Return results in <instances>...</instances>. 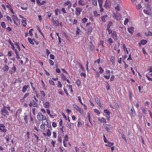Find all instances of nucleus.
Returning <instances> with one entry per match:
<instances>
[{
	"label": "nucleus",
	"instance_id": "nucleus-1",
	"mask_svg": "<svg viewBox=\"0 0 152 152\" xmlns=\"http://www.w3.org/2000/svg\"><path fill=\"white\" fill-rule=\"evenodd\" d=\"M7 109L10 111V107H6L4 105L3 107L1 108V114L2 115L6 118L7 117V115H9V113Z\"/></svg>",
	"mask_w": 152,
	"mask_h": 152
},
{
	"label": "nucleus",
	"instance_id": "nucleus-2",
	"mask_svg": "<svg viewBox=\"0 0 152 152\" xmlns=\"http://www.w3.org/2000/svg\"><path fill=\"white\" fill-rule=\"evenodd\" d=\"M37 118L39 121H43L44 120H46V121H48L46 116L42 115V113H38L37 116Z\"/></svg>",
	"mask_w": 152,
	"mask_h": 152
},
{
	"label": "nucleus",
	"instance_id": "nucleus-3",
	"mask_svg": "<svg viewBox=\"0 0 152 152\" xmlns=\"http://www.w3.org/2000/svg\"><path fill=\"white\" fill-rule=\"evenodd\" d=\"M73 107L75 108L76 109L79 111L80 114L83 116L85 115V113H84L83 110L81 108L79 107L76 104H74L73 105Z\"/></svg>",
	"mask_w": 152,
	"mask_h": 152
},
{
	"label": "nucleus",
	"instance_id": "nucleus-4",
	"mask_svg": "<svg viewBox=\"0 0 152 152\" xmlns=\"http://www.w3.org/2000/svg\"><path fill=\"white\" fill-rule=\"evenodd\" d=\"M42 124L40 126V128L42 131H44L46 127L45 125H47L48 124L47 121H46L45 122H43L42 121Z\"/></svg>",
	"mask_w": 152,
	"mask_h": 152
},
{
	"label": "nucleus",
	"instance_id": "nucleus-5",
	"mask_svg": "<svg viewBox=\"0 0 152 152\" xmlns=\"http://www.w3.org/2000/svg\"><path fill=\"white\" fill-rule=\"evenodd\" d=\"M111 3L110 0H106L104 6L107 9L109 8L111 5Z\"/></svg>",
	"mask_w": 152,
	"mask_h": 152
},
{
	"label": "nucleus",
	"instance_id": "nucleus-6",
	"mask_svg": "<svg viewBox=\"0 0 152 152\" xmlns=\"http://www.w3.org/2000/svg\"><path fill=\"white\" fill-rule=\"evenodd\" d=\"M82 10L80 7H77L76 8L75 14L77 16L80 15Z\"/></svg>",
	"mask_w": 152,
	"mask_h": 152
},
{
	"label": "nucleus",
	"instance_id": "nucleus-7",
	"mask_svg": "<svg viewBox=\"0 0 152 152\" xmlns=\"http://www.w3.org/2000/svg\"><path fill=\"white\" fill-rule=\"evenodd\" d=\"M37 102L33 100L32 101H31L30 103L29 104V106L30 107H31L33 106L34 107H37Z\"/></svg>",
	"mask_w": 152,
	"mask_h": 152
},
{
	"label": "nucleus",
	"instance_id": "nucleus-8",
	"mask_svg": "<svg viewBox=\"0 0 152 152\" xmlns=\"http://www.w3.org/2000/svg\"><path fill=\"white\" fill-rule=\"evenodd\" d=\"M5 126L3 124H0V130L4 132H6L7 130L5 129Z\"/></svg>",
	"mask_w": 152,
	"mask_h": 152
},
{
	"label": "nucleus",
	"instance_id": "nucleus-9",
	"mask_svg": "<svg viewBox=\"0 0 152 152\" xmlns=\"http://www.w3.org/2000/svg\"><path fill=\"white\" fill-rule=\"evenodd\" d=\"M44 107L46 108H49L50 106V104L48 101H46L45 102H44L43 104Z\"/></svg>",
	"mask_w": 152,
	"mask_h": 152
},
{
	"label": "nucleus",
	"instance_id": "nucleus-10",
	"mask_svg": "<svg viewBox=\"0 0 152 152\" xmlns=\"http://www.w3.org/2000/svg\"><path fill=\"white\" fill-rule=\"evenodd\" d=\"M111 36L112 38L114 39L115 40H117L118 39L117 37V34L115 32V31H113L112 34L111 35Z\"/></svg>",
	"mask_w": 152,
	"mask_h": 152
},
{
	"label": "nucleus",
	"instance_id": "nucleus-11",
	"mask_svg": "<svg viewBox=\"0 0 152 152\" xmlns=\"http://www.w3.org/2000/svg\"><path fill=\"white\" fill-rule=\"evenodd\" d=\"M78 3L81 6H84L86 4V0H80Z\"/></svg>",
	"mask_w": 152,
	"mask_h": 152
},
{
	"label": "nucleus",
	"instance_id": "nucleus-12",
	"mask_svg": "<svg viewBox=\"0 0 152 152\" xmlns=\"http://www.w3.org/2000/svg\"><path fill=\"white\" fill-rule=\"evenodd\" d=\"M134 28L133 27H131L130 28H128V32L131 34H133L134 32Z\"/></svg>",
	"mask_w": 152,
	"mask_h": 152
},
{
	"label": "nucleus",
	"instance_id": "nucleus-13",
	"mask_svg": "<svg viewBox=\"0 0 152 152\" xmlns=\"http://www.w3.org/2000/svg\"><path fill=\"white\" fill-rule=\"evenodd\" d=\"M29 87V86L28 85L24 86L22 88V91L23 93H25L27 90V88H28Z\"/></svg>",
	"mask_w": 152,
	"mask_h": 152
},
{
	"label": "nucleus",
	"instance_id": "nucleus-14",
	"mask_svg": "<svg viewBox=\"0 0 152 152\" xmlns=\"http://www.w3.org/2000/svg\"><path fill=\"white\" fill-rule=\"evenodd\" d=\"M98 120L101 123L104 122L106 123H107L106 119L103 117L101 118H98Z\"/></svg>",
	"mask_w": 152,
	"mask_h": 152
},
{
	"label": "nucleus",
	"instance_id": "nucleus-15",
	"mask_svg": "<svg viewBox=\"0 0 152 152\" xmlns=\"http://www.w3.org/2000/svg\"><path fill=\"white\" fill-rule=\"evenodd\" d=\"M53 25L55 26H59V22L57 20H56L54 22Z\"/></svg>",
	"mask_w": 152,
	"mask_h": 152
},
{
	"label": "nucleus",
	"instance_id": "nucleus-16",
	"mask_svg": "<svg viewBox=\"0 0 152 152\" xmlns=\"http://www.w3.org/2000/svg\"><path fill=\"white\" fill-rule=\"evenodd\" d=\"M54 11L56 15H58V13L59 14H61V11L58 8L55 10Z\"/></svg>",
	"mask_w": 152,
	"mask_h": 152
},
{
	"label": "nucleus",
	"instance_id": "nucleus-17",
	"mask_svg": "<svg viewBox=\"0 0 152 152\" xmlns=\"http://www.w3.org/2000/svg\"><path fill=\"white\" fill-rule=\"evenodd\" d=\"M143 12L145 13L148 15L151 14V11L149 9H147V10H144Z\"/></svg>",
	"mask_w": 152,
	"mask_h": 152
},
{
	"label": "nucleus",
	"instance_id": "nucleus-18",
	"mask_svg": "<svg viewBox=\"0 0 152 152\" xmlns=\"http://www.w3.org/2000/svg\"><path fill=\"white\" fill-rule=\"evenodd\" d=\"M108 17L107 15H105L104 16H102L101 17V19L102 21L103 22H105L106 21L105 18Z\"/></svg>",
	"mask_w": 152,
	"mask_h": 152
},
{
	"label": "nucleus",
	"instance_id": "nucleus-19",
	"mask_svg": "<svg viewBox=\"0 0 152 152\" xmlns=\"http://www.w3.org/2000/svg\"><path fill=\"white\" fill-rule=\"evenodd\" d=\"M9 67L7 65L4 66L3 68L2 69L4 71H7L8 70Z\"/></svg>",
	"mask_w": 152,
	"mask_h": 152
},
{
	"label": "nucleus",
	"instance_id": "nucleus-20",
	"mask_svg": "<svg viewBox=\"0 0 152 152\" xmlns=\"http://www.w3.org/2000/svg\"><path fill=\"white\" fill-rule=\"evenodd\" d=\"M113 25L111 21H109L108 22L107 25V29H110V27L111 26H112Z\"/></svg>",
	"mask_w": 152,
	"mask_h": 152
},
{
	"label": "nucleus",
	"instance_id": "nucleus-21",
	"mask_svg": "<svg viewBox=\"0 0 152 152\" xmlns=\"http://www.w3.org/2000/svg\"><path fill=\"white\" fill-rule=\"evenodd\" d=\"M68 140V136L67 135H66L64 137L63 142H66Z\"/></svg>",
	"mask_w": 152,
	"mask_h": 152
},
{
	"label": "nucleus",
	"instance_id": "nucleus-22",
	"mask_svg": "<svg viewBox=\"0 0 152 152\" xmlns=\"http://www.w3.org/2000/svg\"><path fill=\"white\" fill-rule=\"evenodd\" d=\"M99 7H102L103 4V0H98Z\"/></svg>",
	"mask_w": 152,
	"mask_h": 152
},
{
	"label": "nucleus",
	"instance_id": "nucleus-23",
	"mask_svg": "<svg viewBox=\"0 0 152 152\" xmlns=\"http://www.w3.org/2000/svg\"><path fill=\"white\" fill-rule=\"evenodd\" d=\"M12 18L13 20V21H19V20L18 19V18H17L16 16L15 15H13L12 16Z\"/></svg>",
	"mask_w": 152,
	"mask_h": 152
},
{
	"label": "nucleus",
	"instance_id": "nucleus-24",
	"mask_svg": "<svg viewBox=\"0 0 152 152\" xmlns=\"http://www.w3.org/2000/svg\"><path fill=\"white\" fill-rule=\"evenodd\" d=\"M28 41L32 45H33L34 44V43L33 42V40H32V39H31V38L29 37L28 38Z\"/></svg>",
	"mask_w": 152,
	"mask_h": 152
},
{
	"label": "nucleus",
	"instance_id": "nucleus-25",
	"mask_svg": "<svg viewBox=\"0 0 152 152\" xmlns=\"http://www.w3.org/2000/svg\"><path fill=\"white\" fill-rule=\"evenodd\" d=\"M34 136V138H35V140L37 142H38L39 140V137H38L35 134H33Z\"/></svg>",
	"mask_w": 152,
	"mask_h": 152
},
{
	"label": "nucleus",
	"instance_id": "nucleus-26",
	"mask_svg": "<svg viewBox=\"0 0 152 152\" xmlns=\"http://www.w3.org/2000/svg\"><path fill=\"white\" fill-rule=\"evenodd\" d=\"M22 24L23 25V26L24 27H25L26 26V20H22Z\"/></svg>",
	"mask_w": 152,
	"mask_h": 152
},
{
	"label": "nucleus",
	"instance_id": "nucleus-27",
	"mask_svg": "<svg viewBox=\"0 0 152 152\" xmlns=\"http://www.w3.org/2000/svg\"><path fill=\"white\" fill-rule=\"evenodd\" d=\"M123 49H124V51H126V52L128 54V51L127 49V48H126L125 45V44H123Z\"/></svg>",
	"mask_w": 152,
	"mask_h": 152
},
{
	"label": "nucleus",
	"instance_id": "nucleus-28",
	"mask_svg": "<svg viewBox=\"0 0 152 152\" xmlns=\"http://www.w3.org/2000/svg\"><path fill=\"white\" fill-rule=\"evenodd\" d=\"M147 42L145 40H142L140 41V43L141 44L144 45L146 44Z\"/></svg>",
	"mask_w": 152,
	"mask_h": 152
},
{
	"label": "nucleus",
	"instance_id": "nucleus-29",
	"mask_svg": "<svg viewBox=\"0 0 152 152\" xmlns=\"http://www.w3.org/2000/svg\"><path fill=\"white\" fill-rule=\"evenodd\" d=\"M107 142L108 143V146L110 147L113 145L114 144L113 142H111L109 141H108Z\"/></svg>",
	"mask_w": 152,
	"mask_h": 152
},
{
	"label": "nucleus",
	"instance_id": "nucleus-30",
	"mask_svg": "<svg viewBox=\"0 0 152 152\" xmlns=\"http://www.w3.org/2000/svg\"><path fill=\"white\" fill-rule=\"evenodd\" d=\"M40 94L41 96L43 97H44L45 96V94L44 93V92L43 91H40Z\"/></svg>",
	"mask_w": 152,
	"mask_h": 152
},
{
	"label": "nucleus",
	"instance_id": "nucleus-31",
	"mask_svg": "<svg viewBox=\"0 0 152 152\" xmlns=\"http://www.w3.org/2000/svg\"><path fill=\"white\" fill-rule=\"evenodd\" d=\"M47 135L48 137H50L51 135V133H50V131L49 129H48L47 130Z\"/></svg>",
	"mask_w": 152,
	"mask_h": 152
},
{
	"label": "nucleus",
	"instance_id": "nucleus-32",
	"mask_svg": "<svg viewBox=\"0 0 152 152\" xmlns=\"http://www.w3.org/2000/svg\"><path fill=\"white\" fill-rule=\"evenodd\" d=\"M28 116L26 115L25 116L24 118V120L26 124H27L28 122Z\"/></svg>",
	"mask_w": 152,
	"mask_h": 152
},
{
	"label": "nucleus",
	"instance_id": "nucleus-33",
	"mask_svg": "<svg viewBox=\"0 0 152 152\" xmlns=\"http://www.w3.org/2000/svg\"><path fill=\"white\" fill-rule=\"evenodd\" d=\"M99 69L100 70V71L99 72V73L100 74L102 73L104 71V69H103L101 67H100L99 68Z\"/></svg>",
	"mask_w": 152,
	"mask_h": 152
},
{
	"label": "nucleus",
	"instance_id": "nucleus-34",
	"mask_svg": "<svg viewBox=\"0 0 152 152\" xmlns=\"http://www.w3.org/2000/svg\"><path fill=\"white\" fill-rule=\"evenodd\" d=\"M1 26L2 27L4 28H5L6 27L5 23L4 22H1Z\"/></svg>",
	"mask_w": 152,
	"mask_h": 152
},
{
	"label": "nucleus",
	"instance_id": "nucleus-35",
	"mask_svg": "<svg viewBox=\"0 0 152 152\" xmlns=\"http://www.w3.org/2000/svg\"><path fill=\"white\" fill-rule=\"evenodd\" d=\"M112 128V127L110 126L109 127L107 126L105 128L106 130L108 132H110V129H111Z\"/></svg>",
	"mask_w": 152,
	"mask_h": 152
},
{
	"label": "nucleus",
	"instance_id": "nucleus-36",
	"mask_svg": "<svg viewBox=\"0 0 152 152\" xmlns=\"http://www.w3.org/2000/svg\"><path fill=\"white\" fill-rule=\"evenodd\" d=\"M94 16L95 17H97L98 16H99L100 15L98 13H97V11H94Z\"/></svg>",
	"mask_w": 152,
	"mask_h": 152
},
{
	"label": "nucleus",
	"instance_id": "nucleus-37",
	"mask_svg": "<svg viewBox=\"0 0 152 152\" xmlns=\"http://www.w3.org/2000/svg\"><path fill=\"white\" fill-rule=\"evenodd\" d=\"M57 87L60 88H61L62 87V84L59 81L58 82Z\"/></svg>",
	"mask_w": 152,
	"mask_h": 152
},
{
	"label": "nucleus",
	"instance_id": "nucleus-38",
	"mask_svg": "<svg viewBox=\"0 0 152 152\" xmlns=\"http://www.w3.org/2000/svg\"><path fill=\"white\" fill-rule=\"evenodd\" d=\"M6 18L8 20H10L11 23H12V20L11 18L10 17H9L8 16H7L6 17Z\"/></svg>",
	"mask_w": 152,
	"mask_h": 152
},
{
	"label": "nucleus",
	"instance_id": "nucleus-39",
	"mask_svg": "<svg viewBox=\"0 0 152 152\" xmlns=\"http://www.w3.org/2000/svg\"><path fill=\"white\" fill-rule=\"evenodd\" d=\"M48 62L51 65H53L54 64V62L53 61L50 59L48 60Z\"/></svg>",
	"mask_w": 152,
	"mask_h": 152
},
{
	"label": "nucleus",
	"instance_id": "nucleus-40",
	"mask_svg": "<svg viewBox=\"0 0 152 152\" xmlns=\"http://www.w3.org/2000/svg\"><path fill=\"white\" fill-rule=\"evenodd\" d=\"M110 72L109 70L107 69L105 70V74L106 75H110Z\"/></svg>",
	"mask_w": 152,
	"mask_h": 152
},
{
	"label": "nucleus",
	"instance_id": "nucleus-41",
	"mask_svg": "<svg viewBox=\"0 0 152 152\" xmlns=\"http://www.w3.org/2000/svg\"><path fill=\"white\" fill-rule=\"evenodd\" d=\"M93 2V4L95 5L96 6L97 5V2L96 0H92Z\"/></svg>",
	"mask_w": 152,
	"mask_h": 152
},
{
	"label": "nucleus",
	"instance_id": "nucleus-42",
	"mask_svg": "<svg viewBox=\"0 0 152 152\" xmlns=\"http://www.w3.org/2000/svg\"><path fill=\"white\" fill-rule=\"evenodd\" d=\"M15 45H16L17 46V47L18 48L19 50L20 51V46H19V43H15Z\"/></svg>",
	"mask_w": 152,
	"mask_h": 152
},
{
	"label": "nucleus",
	"instance_id": "nucleus-43",
	"mask_svg": "<svg viewBox=\"0 0 152 152\" xmlns=\"http://www.w3.org/2000/svg\"><path fill=\"white\" fill-rule=\"evenodd\" d=\"M152 34V33L150 31L148 33H145V35L146 36H148L151 35Z\"/></svg>",
	"mask_w": 152,
	"mask_h": 152
},
{
	"label": "nucleus",
	"instance_id": "nucleus-44",
	"mask_svg": "<svg viewBox=\"0 0 152 152\" xmlns=\"http://www.w3.org/2000/svg\"><path fill=\"white\" fill-rule=\"evenodd\" d=\"M108 42L110 44L113 43L112 39L111 38H110L108 39Z\"/></svg>",
	"mask_w": 152,
	"mask_h": 152
},
{
	"label": "nucleus",
	"instance_id": "nucleus-45",
	"mask_svg": "<svg viewBox=\"0 0 152 152\" xmlns=\"http://www.w3.org/2000/svg\"><path fill=\"white\" fill-rule=\"evenodd\" d=\"M87 115H88L87 117L88 118L89 121L90 122H90L91 116H90V114L89 112H88L87 113Z\"/></svg>",
	"mask_w": 152,
	"mask_h": 152
},
{
	"label": "nucleus",
	"instance_id": "nucleus-46",
	"mask_svg": "<svg viewBox=\"0 0 152 152\" xmlns=\"http://www.w3.org/2000/svg\"><path fill=\"white\" fill-rule=\"evenodd\" d=\"M81 83V82L80 80H78L76 81V84L78 85L79 86L80 85Z\"/></svg>",
	"mask_w": 152,
	"mask_h": 152
},
{
	"label": "nucleus",
	"instance_id": "nucleus-47",
	"mask_svg": "<svg viewBox=\"0 0 152 152\" xmlns=\"http://www.w3.org/2000/svg\"><path fill=\"white\" fill-rule=\"evenodd\" d=\"M49 83H50L51 85H54V86L55 85V84H54V82L53 81L51 80H49Z\"/></svg>",
	"mask_w": 152,
	"mask_h": 152
},
{
	"label": "nucleus",
	"instance_id": "nucleus-48",
	"mask_svg": "<svg viewBox=\"0 0 152 152\" xmlns=\"http://www.w3.org/2000/svg\"><path fill=\"white\" fill-rule=\"evenodd\" d=\"M87 20L88 19H87L86 18H85L82 19V21L83 23H86L87 21Z\"/></svg>",
	"mask_w": 152,
	"mask_h": 152
},
{
	"label": "nucleus",
	"instance_id": "nucleus-49",
	"mask_svg": "<svg viewBox=\"0 0 152 152\" xmlns=\"http://www.w3.org/2000/svg\"><path fill=\"white\" fill-rule=\"evenodd\" d=\"M104 75V77L106 79H109L110 77V75Z\"/></svg>",
	"mask_w": 152,
	"mask_h": 152
},
{
	"label": "nucleus",
	"instance_id": "nucleus-50",
	"mask_svg": "<svg viewBox=\"0 0 152 152\" xmlns=\"http://www.w3.org/2000/svg\"><path fill=\"white\" fill-rule=\"evenodd\" d=\"M104 112L108 115H110V112L106 109L104 110Z\"/></svg>",
	"mask_w": 152,
	"mask_h": 152
},
{
	"label": "nucleus",
	"instance_id": "nucleus-51",
	"mask_svg": "<svg viewBox=\"0 0 152 152\" xmlns=\"http://www.w3.org/2000/svg\"><path fill=\"white\" fill-rule=\"evenodd\" d=\"M29 94V93L27 92L25 94L24 96H23V98H26V97H27L28 96Z\"/></svg>",
	"mask_w": 152,
	"mask_h": 152
},
{
	"label": "nucleus",
	"instance_id": "nucleus-52",
	"mask_svg": "<svg viewBox=\"0 0 152 152\" xmlns=\"http://www.w3.org/2000/svg\"><path fill=\"white\" fill-rule=\"evenodd\" d=\"M94 112L95 113H97V114H100V112L99 111L97 110V109H94Z\"/></svg>",
	"mask_w": 152,
	"mask_h": 152
},
{
	"label": "nucleus",
	"instance_id": "nucleus-53",
	"mask_svg": "<svg viewBox=\"0 0 152 152\" xmlns=\"http://www.w3.org/2000/svg\"><path fill=\"white\" fill-rule=\"evenodd\" d=\"M147 9H148V10H151V6H150V4L148 3V4H147Z\"/></svg>",
	"mask_w": 152,
	"mask_h": 152
},
{
	"label": "nucleus",
	"instance_id": "nucleus-54",
	"mask_svg": "<svg viewBox=\"0 0 152 152\" xmlns=\"http://www.w3.org/2000/svg\"><path fill=\"white\" fill-rule=\"evenodd\" d=\"M5 139L7 140V142H8L9 140V136L7 135L5 137Z\"/></svg>",
	"mask_w": 152,
	"mask_h": 152
},
{
	"label": "nucleus",
	"instance_id": "nucleus-55",
	"mask_svg": "<svg viewBox=\"0 0 152 152\" xmlns=\"http://www.w3.org/2000/svg\"><path fill=\"white\" fill-rule=\"evenodd\" d=\"M71 3V2L70 1H67L66 3H65L64 4V5L65 6H66L67 5H69V4H70Z\"/></svg>",
	"mask_w": 152,
	"mask_h": 152
},
{
	"label": "nucleus",
	"instance_id": "nucleus-56",
	"mask_svg": "<svg viewBox=\"0 0 152 152\" xmlns=\"http://www.w3.org/2000/svg\"><path fill=\"white\" fill-rule=\"evenodd\" d=\"M103 43H104V41H101L100 42V43H99V46H102L103 47H104V45H103Z\"/></svg>",
	"mask_w": 152,
	"mask_h": 152
},
{
	"label": "nucleus",
	"instance_id": "nucleus-57",
	"mask_svg": "<svg viewBox=\"0 0 152 152\" xmlns=\"http://www.w3.org/2000/svg\"><path fill=\"white\" fill-rule=\"evenodd\" d=\"M129 21L128 19L127 18H126L125 20L124 24V25H126Z\"/></svg>",
	"mask_w": 152,
	"mask_h": 152
},
{
	"label": "nucleus",
	"instance_id": "nucleus-58",
	"mask_svg": "<svg viewBox=\"0 0 152 152\" xmlns=\"http://www.w3.org/2000/svg\"><path fill=\"white\" fill-rule=\"evenodd\" d=\"M63 34L64 37L67 39H69L68 36L66 33L64 32L63 33Z\"/></svg>",
	"mask_w": 152,
	"mask_h": 152
},
{
	"label": "nucleus",
	"instance_id": "nucleus-59",
	"mask_svg": "<svg viewBox=\"0 0 152 152\" xmlns=\"http://www.w3.org/2000/svg\"><path fill=\"white\" fill-rule=\"evenodd\" d=\"M141 7L142 6L140 4H139L137 6V8L138 9H140Z\"/></svg>",
	"mask_w": 152,
	"mask_h": 152
},
{
	"label": "nucleus",
	"instance_id": "nucleus-60",
	"mask_svg": "<svg viewBox=\"0 0 152 152\" xmlns=\"http://www.w3.org/2000/svg\"><path fill=\"white\" fill-rule=\"evenodd\" d=\"M33 30V29H31L29 31V34L31 36H32L33 35V34L32 33V31Z\"/></svg>",
	"mask_w": 152,
	"mask_h": 152
},
{
	"label": "nucleus",
	"instance_id": "nucleus-61",
	"mask_svg": "<svg viewBox=\"0 0 152 152\" xmlns=\"http://www.w3.org/2000/svg\"><path fill=\"white\" fill-rule=\"evenodd\" d=\"M78 99L79 101L80 102L81 104H83V103L82 102V100H81V98L80 96H78Z\"/></svg>",
	"mask_w": 152,
	"mask_h": 152
},
{
	"label": "nucleus",
	"instance_id": "nucleus-62",
	"mask_svg": "<svg viewBox=\"0 0 152 152\" xmlns=\"http://www.w3.org/2000/svg\"><path fill=\"white\" fill-rule=\"evenodd\" d=\"M115 9L116 10H119V11L120 10V8L119 7V5L118 4L117 6V7H115Z\"/></svg>",
	"mask_w": 152,
	"mask_h": 152
},
{
	"label": "nucleus",
	"instance_id": "nucleus-63",
	"mask_svg": "<svg viewBox=\"0 0 152 152\" xmlns=\"http://www.w3.org/2000/svg\"><path fill=\"white\" fill-rule=\"evenodd\" d=\"M36 110V109L35 108H34L32 109V113L34 115H35V111Z\"/></svg>",
	"mask_w": 152,
	"mask_h": 152
},
{
	"label": "nucleus",
	"instance_id": "nucleus-64",
	"mask_svg": "<svg viewBox=\"0 0 152 152\" xmlns=\"http://www.w3.org/2000/svg\"><path fill=\"white\" fill-rule=\"evenodd\" d=\"M50 57L52 59H53L55 58L54 55L52 54L50 55Z\"/></svg>",
	"mask_w": 152,
	"mask_h": 152
}]
</instances>
